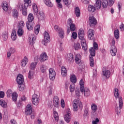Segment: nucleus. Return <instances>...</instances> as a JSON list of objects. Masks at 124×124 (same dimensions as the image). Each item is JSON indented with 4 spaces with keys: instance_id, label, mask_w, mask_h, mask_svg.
Segmentation results:
<instances>
[{
    "instance_id": "obj_1",
    "label": "nucleus",
    "mask_w": 124,
    "mask_h": 124,
    "mask_svg": "<svg viewBox=\"0 0 124 124\" xmlns=\"http://www.w3.org/2000/svg\"><path fill=\"white\" fill-rule=\"evenodd\" d=\"M98 45L97 42H94L93 44V47L90 48V65L91 66H94V59L93 57L95 56L96 51L95 50H98Z\"/></svg>"
},
{
    "instance_id": "obj_2",
    "label": "nucleus",
    "mask_w": 124,
    "mask_h": 124,
    "mask_svg": "<svg viewBox=\"0 0 124 124\" xmlns=\"http://www.w3.org/2000/svg\"><path fill=\"white\" fill-rule=\"evenodd\" d=\"M78 38L81 40V45L83 50L86 51L88 49L86 39L85 38V33L83 29H80L78 32Z\"/></svg>"
},
{
    "instance_id": "obj_3",
    "label": "nucleus",
    "mask_w": 124,
    "mask_h": 124,
    "mask_svg": "<svg viewBox=\"0 0 124 124\" xmlns=\"http://www.w3.org/2000/svg\"><path fill=\"white\" fill-rule=\"evenodd\" d=\"M25 113L26 115H31V119H34L35 118L36 113L34 111H32L31 104H27Z\"/></svg>"
},
{
    "instance_id": "obj_4",
    "label": "nucleus",
    "mask_w": 124,
    "mask_h": 124,
    "mask_svg": "<svg viewBox=\"0 0 124 124\" xmlns=\"http://www.w3.org/2000/svg\"><path fill=\"white\" fill-rule=\"evenodd\" d=\"M115 39L114 38L110 39L109 44L111 45L110 52L112 56H116L117 54V48L115 46Z\"/></svg>"
},
{
    "instance_id": "obj_5",
    "label": "nucleus",
    "mask_w": 124,
    "mask_h": 124,
    "mask_svg": "<svg viewBox=\"0 0 124 124\" xmlns=\"http://www.w3.org/2000/svg\"><path fill=\"white\" fill-rule=\"evenodd\" d=\"M114 94L116 98H119L120 109H122L123 106V100L122 96H120V93L118 89L116 88L114 89Z\"/></svg>"
},
{
    "instance_id": "obj_6",
    "label": "nucleus",
    "mask_w": 124,
    "mask_h": 124,
    "mask_svg": "<svg viewBox=\"0 0 124 124\" xmlns=\"http://www.w3.org/2000/svg\"><path fill=\"white\" fill-rule=\"evenodd\" d=\"M82 103L79 99H74L73 102V109L74 111H78L79 107H82Z\"/></svg>"
},
{
    "instance_id": "obj_7",
    "label": "nucleus",
    "mask_w": 124,
    "mask_h": 124,
    "mask_svg": "<svg viewBox=\"0 0 124 124\" xmlns=\"http://www.w3.org/2000/svg\"><path fill=\"white\" fill-rule=\"evenodd\" d=\"M1 5L3 10L8 12L9 14H10L12 11V8L10 5H9L7 1H3V2H2Z\"/></svg>"
},
{
    "instance_id": "obj_8",
    "label": "nucleus",
    "mask_w": 124,
    "mask_h": 124,
    "mask_svg": "<svg viewBox=\"0 0 124 124\" xmlns=\"http://www.w3.org/2000/svg\"><path fill=\"white\" fill-rule=\"evenodd\" d=\"M44 39L42 41L44 45L46 46L47 43L50 42V35L47 31H45L44 33Z\"/></svg>"
},
{
    "instance_id": "obj_9",
    "label": "nucleus",
    "mask_w": 124,
    "mask_h": 124,
    "mask_svg": "<svg viewBox=\"0 0 124 124\" xmlns=\"http://www.w3.org/2000/svg\"><path fill=\"white\" fill-rule=\"evenodd\" d=\"M4 92L1 91L0 92V97H4ZM0 105L4 108H6V107H7V103L3 99H0Z\"/></svg>"
},
{
    "instance_id": "obj_10",
    "label": "nucleus",
    "mask_w": 124,
    "mask_h": 124,
    "mask_svg": "<svg viewBox=\"0 0 124 124\" xmlns=\"http://www.w3.org/2000/svg\"><path fill=\"white\" fill-rule=\"evenodd\" d=\"M89 23L91 27H94L97 24V21L94 16H90Z\"/></svg>"
},
{
    "instance_id": "obj_11",
    "label": "nucleus",
    "mask_w": 124,
    "mask_h": 124,
    "mask_svg": "<svg viewBox=\"0 0 124 124\" xmlns=\"http://www.w3.org/2000/svg\"><path fill=\"white\" fill-rule=\"evenodd\" d=\"M32 102L33 104L34 105H38L40 102V98L39 95L36 94V93H34L33 94L32 97Z\"/></svg>"
},
{
    "instance_id": "obj_12",
    "label": "nucleus",
    "mask_w": 124,
    "mask_h": 124,
    "mask_svg": "<svg viewBox=\"0 0 124 124\" xmlns=\"http://www.w3.org/2000/svg\"><path fill=\"white\" fill-rule=\"evenodd\" d=\"M102 75L105 78L108 79V78H109L110 76H111V71H110V70L108 69L102 70Z\"/></svg>"
},
{
    "instance_id": "obj_13",
    "label": "nucleus",
    "mask_w": 124,
    "mask_h": 124,
    "mask_svg": "<svg viewBox=\"0 0 124 124\" xmlns=\"http://www.w3.org/2000/svg\"><path fill=\"white\" fill-rule=\"evenodd\" d=\"M49 78L51 80H54L56 76V71L53 68H49Z\"/></svg>"
},
{
    "instance_id": "obj_14",
    "label": "nucleus",
    "mask_w": 124,
    "mask_h": 124,
    "mask_svg": "<svg viewBox=\"0 0 124 124\" xmlns=\"http://www.w3.org/2000/svg\"><path fill=\"white\" fill-rule=\"evenodd\" d=\"M48 57L46 53V52H43L42 54L40 55L39 60L42 62H45L47 60Z\"/></svg>"
},
{
    "instance_id": "obj_15",
    "label": "nucleus",
    "mask_w": 124,
    "mask_h": 124,
    "mask_svg": "<svg viewBox=\"0 0 124 124\" xmlns=\"http://www.w3.org/2000/svg\"><path fill=\"white\" fill-rule=\"evenodd\" d=\"M71 119V111L70 109H68L67 110L66 114H65L64 119L67 123H69Z\"/></svg>"
},
{
    "instance_id": "obj_16",
    "label": "nucleus",
    "mask_w": 124,
    "mask_h": 124,
    "mask_svg": "<svg viewBox=\"0 0 124 124\" xmlns=\"http://www.w3.org/2000/svg\"><path fill=\"white\" fill-rule=\"evenodd\" d=\"M94 33H95L94 31L93 30L90 29V30L88 31V32H87L88 37L89 39H90V40L93 39Z\"/></svg>"
},
{
    "instance_id": "obj_17",
    "label": "nucleus",
    "mask_w": 124,
    "mask_h": 124,
    "mask_svg": "<svg viewBox=\"0 0 124 124\" xmlns=\"http://www.w3.org/2000/svg\"><path fill=\"white\" fill-rule=\"evenodd\" d=\"M80 90L81 93H84L85 90V79L82 78L79 81Z\"/></svg>"
},
{
    "instance_id": "obj_18",
    "label": "nucleus",
    "mask_w": 124,
    "mask_h": 124,
    "mask_svg": "<svg viewBox=\"0 0 124 124\" xmlns=\"http://www.w3.org/2000/svg\"><path fill=\"white\" fill-rule=\"evenodd\" d=\"M16 81L19 85L23 84L24 82V77L22 74H18L17 77Z\"/></svg>"
},
{
    "instance_id": "obj_19",
    "label": "nucleus",
    "mask_w": 124,
    "mask_h": 124,
    "mask_svg": "<svg viewBox=\"0 0 124 124\" xmlns=\"http://www.w3.org/2000/svg\"><path fill=\"white\" fill-rule=\"evenodd\" d=\"M74 59V56L73 54L71 53H69V54H67L66 56V61L68 62H73Z\"/></svg>"
},
{
    "instance_id": "obj_20",
    "label": "nucleus",
    "mask_w": 124,
    "mask_h": 124,
    "mask_svg": "<svg viewBox=\"0 0 124 124\" xmlns=\"http://www.w3.org/2000/svg\"><path fill=\"white\" fill-rule=\"evenodd\" d=\"M36 40V36L34 35H30L29 37V43L31 45H33Z\"/></svg>"
},
{
    "instance_id": "obj_21",
    "label": "nucleus",
    "mask_w": 124,
    "mask_h": 124,
    "mask_svg": "<svg viewBox=\"0 0 124 124\" xmlns=\"http://www.w3.org/2000/svg\"><path fill=\"white\" fill-rule=\"evenodd\" d=\"M59 103L60 100L59 97L57 95H55L53 97V105H54V106H55V107H58V106H59Z\"/></svg>"
},
{
    "instance_id": "obj_22",
    "label": "nucleus",
    "mask_w": 124,
    "mask_h": 124,
    "mask_svg": "<svg viewBox=\"0 0 124 124\" xmlns=\"http://www.w3.org/2000/svg\"><path fill=\"white\" fill-rule=\"evenodd\" d=\"M75 62L77 64H79L81 62V56L80 54H77V55H75Z\"/></svg>"
},
{
    "instance_id": "obj_23",
    "label": "nucleus",
    "mask_w": 124,
    "mask_h": 124,
    "mask_svg": "<svg viewBox=\"0 0 124 124\" xmlns=\"http://www.w3.org/2000/svg\"><path fill=\"white\" fill-rule=\"evenodd\" d=\"M97 108V105L96 104V103H92L91 104V109L92 110V114H94L96 113Z\"/></svg>"
},
{
    "instance_id": "obj_24",
    "label": "nucleus",
    "mask_w": 124,
    "mask_h": 124,
    "mask_svg": "<svg viewBox=\"0 0 124 124\" xmlns=\"http://www.w3.org/2000/svg\"><path fill=\"white\" fill-rule=\"evenodd\" d=\"M101 7V1L100 0H96V2L94 4L95 10L96 9H100Z\"/></svg>"
},
{
    "instance_id": "obj_25",
    "label": "nucleus",
    "mask_w": 124,
    "mask_h": 124,
    "mask_svg": "<svg viewBox=\"0 0 124 124\" xmlns=\"http://www.w3.org/2000/svg\"><path fill=\"white\" fill-rule=\"evenodd\" d=\"M67 71L64 66H62L61 67V74L63 77H65L67 75Z\"/></svg>"
},
{
    "instance_id": "obj_26",
    "label": "nucleus",
    "mask_w": 124,
    "mask_h": 124,
    "mask_svg": "<svg viewBox=\"0 0 124 124\" xmlns=\"http://www.w3.org/2000/svg\"><path fill=\"white\" fill-rule=\"evenodd\" d=\"M32 8L33 9L34 15H37V16H38V8L37 7V5L36 3H33L32 4Z\"/></svg>"
},
{
    "instance_id": "obj_27",
    "label": "nucleus",
    "mask_w": 124,
    "mask_h": 124,
    "mask_svg": "<svg viewBox=\"0 0 124 124\" xmlns=\"http://www.w3.org/2000/svg\"><path fill=\"white\" fill-rule=\"evenodd\" d=\"M64 31L62 28H59V31L58 32V35L61 38L64 37Z\"/></svg>"
},
{
    "instance_id": "obj_28",
    "label": "nucleus",
    "mask_w": 124,
    "mask_h": 124,
    "mask_svg": "<svg viewBox=\"0 0 124 124\" xmlns=\"http://www.w3.org/2000/svg\"><path fill=\"white\" fill-rule=\"evenodd\" d=\"M38 19L39 20H44V13L42 11L39 12L38 11V16H37Z\"/></svg>"
},
{
    "instance_id": "obj_29",
    "label": "nucleus",
    "mask_w": 124,
    "mask_h": 124,
    "mask_svg": "<svg viewBox=\"0 0 124 124\" xmlns=\"http://www.w3.org/2000/svg\"><path fill=\"white\" fill-rule=\"evenodd\" d=\"M28 62V59L27 57H24L22 61H21V66H26Z\"/></svg>"
},
{
    "instance_id": "obj_30",
    "label": "nucleus",
    "mask_w": 124,
    "mask_h": 124,
    "mask_svg": "<svg viewBox=\"0 0 124 124\" xmlns=\"http://www.w3.org/2000/svg\"><path fill=\"white\" fill-rule=\"evenodd\" d=\"M70 79L72 83H76L77 81V77L75 74H71L70 75Z\"/></svg>"
},
{
    "instance_id": "obj_31",
    "label": "nucleus",
    "mask_w": 124,
    "mask_h": 124,
    "mask_svg": "<svg viewBox=\"0 0 124 124\" xmlns=\"http://www.w3.org/2000/svg\"><path fill=\"white\" fill-rule=\"evenodd\" d=\"M15 48H10L7 52V56L9 57L10 56H11V54H13L14 53H15Z\"/></svg>"
},
{
    "instance_id": "obj_32",
    "label": "nucleus",
    "mask_w": 124,
    "mask_h": 124,
    "mask_svg": "<svg viewBox=\"0 0 124 124\" xmlns=\"http://www.w3.org/2000/svg\"><path fill=\"white\" fill-rule=\"evenodd\" d=\"M35 74V71H33L32 69H31V68H30V71L29 72V75L28 78L29 79H32V78H33Z\"/></svg>"
},
{
    "instance_id": "obj_33",
    "label": "nucleus",
    "mask_w": 124,
    "mask_h": 124,
    "mask_svg": "<svg viewBox=\"0 0 124 124\" xmlns=\"http://www.w3.org/2000/svg\"><path fill=\"white\" fill-rule=\"evenodd\" d=\"M37 64V62H31L30 65V68H31V69H32V71H34V73H35V69L36 68V66Z\"/></svg>"
},
{
    "instance_id": "obj_34",
    "label": "nucleus",
    "mask_w": 124,
    "mask_h": 124,
    "mask_svg": "<svg viewBox=\"0 0 124 124\" xmlns=\"http://www.w3.org/2000/svg\"><path fill=\"white\" fill-rule=\"evenodd\" d=\"M11 38L13 40H16L17 38V33L16 31H12L11 33Z\"/></svg>"
},
{
    "instance_id": "obj_35",
    "label": "nucleus",
    "mask_w": 124,
    "mask_h": 124,
    "mask_svg": "<svg viewBox=\"0 0 124 124\" xmlns=\"http://www.w3.org/2000/svg\"><path fill=\"white\" fill-rule=\"evenodd\" d=\"M53 115H54V117L55 119V121H56V122H58L59 120V114L58 112L55 110L54 108L53 109Z\"/></svg>"
},
{
    "instance_id": "obj_36",
    "label": "nucleus",
    "mask_w": 124,
    "mask_h": 124,
    "mask_svg": "<svg viewBox=\"0 0 124 124\" xmlns=\"http://www.w3.org/2000/svg\"><path fill=\"white\" fill-rule=\"evenodd\" d=\"M34 20V15L32 13H30L29 14L28 16V21L29 22H32V21Z\"/></svg>"
},
{
    "instance_id": "obj_37",
    "label": "nucleus",
    "mask_w": 124,
    "mask_h": 124,
    "mask_svg": "<svg viewBox=\"0 0 124 124\" xmlns=\"http://www.w3.org/2000/svg\"><path fill=\"white\" fill-rule=\"evenodd\" d=\"M73 47L75 50H78L79 49H80L81 46L80 43H78V42H76L73 45Z\"/></svg>"
},
{
    "instance_id": "obj_38",
    "label": "nucleus",
    "mask_w": 124,
    "mask_h": 124,
    "mask_svg": "<svg viewBox=\"0 0 124 124\" xmlns=\"http://www.w3.org/2000/svg\"><path fill=\"white\" fill-rule=\"evenodd\" d=\"M88 10L90 12H94L95 11V6H93V5H89L88 7Z\"/></svg>"
},
{
    "instance_id": "obj_39",
    "label": "nucleus",
    "mask_w": 124,
    "mask_h": 124,
    "mask_svg": "<svg viewBox=\"0 0 124 124\" xmlns=\"http://www.w3.org/2000/svg\"><path fill=\"white\" fill-rule=\"evenodd\" d=\"M40 25H37L34 28V32L36 34H38L40 31Z\"/></svg>"
},
{
    "instance_id": "obj_40",
    "label": "nucleus",
    "mask_w": 124,
    "mask_h": 124,
    "mask_svg": "<svg viewBox=\"0 0 124 124\" xmlns=\"http://www.w3.org/2000/svg\"><path fill=\"white\" fill-rule=\"evenodd\" d=\"M24 33V30L21 29V28H18V30L17 31V35L18 36H22L23 35Z\"/></svg>"
},
{
    "instance_id": "obj_41",
    "label": "nucleus",
    "mask_w": 124,
    "mask_h": 124,
    "mask_svg": "<svg viewBox=\"0 0 124 124\" xmlns=\"http://www.w3.org/2000/svg\"><path fill=\"white\" fill-rule=\"evenodd\" d=\"M108 4V0H102V6L103 7L106 8Z\"/></svg>"
},
{
    "instance_id": "obj_42",
    "label": "nucleus",
    "mask_w": 124,
    "mask_h": 124,
    "mask_svg": "<svg viewBox=\"0 0 124 124\" xmlns=\"http://www.w3.org/2000/svg\"><path fill=\"white\" fill-rule=\"evenodd\" d=\"M17 27L18 28H20L21 29H23V28L25 27V23L24 21H20L18 22Z\"/></svg>"
},
{
    "instance_id": "obj_43",
    "label": "nucleus",
    "mask_w": 124,
    "mask_h": 124,
    "mask_svg": "<svg viewBox=\"0 0 124 124\" xmlns=\"http://www.w3.org/2000/svg\"><path fill=\"white\" fill-rule=\"evenodd\" d=\"M84 94L85 96H89L90 94V90L89 89L85 88L84 90Z\"/></svg>"
},
{
    "instance_id": "obj_44",
    "label": "nucleus",
    "mask_w": 124,
    "mask_h": 124,
    "mask_svg": "<svg viewBox=\"0 0 124 124\" xmlns=\"http://www.w3.org/2000/svg\"><path fill=\"white\" fill-rule=\"evenodd\" d=\"M44 2L47 6H49L50 7H52L53 6V3H52L50 0H44Z\"/></svg>"
},
{
    "instance_id": "obj_45",
    "label": "nucleus",
    "mask_w": 124,
    "mask_h": 124,
    "mask_svg": "<svg viewBox=\"0 0 124 124\" xmlns=\"http://www.w3.org/2000/svg\"><path fill=\"white\" fill-rule=\"evenodd\" d=\"M75 14L77 17H79L80 16V10L79 7H76Z\"/></svg>"
},
{
    "instance_id": "obj_46",
    "label": "nucleus",
    "mask_w": 124,
    "mask_h": 124,
    "mask_svg": "<svg viewBox=\"0 0 124 124\" xmlns=\"http://www.w3.org/2000/svg\"><path fill=\"white\" fill-rule=\"evenodd\" d=\"M12 97L14 101H16L18 97V93H12Z\"/></svg>"
},
{
    "instance_id": "obj_47",
    "label": "nucleus",
    "mask_w": 124,
    "mask_h": 124,
    "mask_svg": "<svg viewBox=\"0 0 124 124\" xmlns=\"http://www.w3.org/2000/svg\"><path fill=\"white\" fill-rule=\"evenodd\" d=\"M114 37L117 39L120 37V31L118 29L114 31Z\"/></svg>"
},
{
    "instance_id": "obj_48",
    "label": "nucleus",
    "mask_w": 124,
    "mask_h": 124,
    "mask_svg": "<svg viewBox=\"0 0 124 124\" xmlns=\"http://www.w3.org/2000/svg\"><path fill=\"white\" fill-rule=\"evenodd\" d=\"M16 7L19 10H23V4L22 2H18L17 4Z\"/></svg>"
},
{
    "instance_id": "obj_49",
    "label": "nucleus",
    "mask_w": 124,
    "mask_h": 124,
    "mask_svg": "<svg viewBox=\"0 0 124 124\" xmlns=\"http://www.w3.org/2000/svg\"><path fill=\"white\" fill-rule=\"evenodd\" d=\"M27 8H25V3L24 5L23 4V9H22V14L24 16H26L27 15Z\"/></svg>"
},
{
    "instance_id": "obj_50",
    "label": "nucleus",
    "mask_w": 124,
    "mask_h": 124,
    "mask_svg": "<svg viewBox=\"0 0 124 124\" xmlns=\"http://www.w3.org/2000/svg\"><path fill=\"white\" fill-rule=\"evenodd\" d=\"M25 1V8H28L29 5L31 3V0H24Z\"/></svg>"
},
{
    "instance_id": "obj_51",
    "label": "nucleus",
    "mask_w": 124,
    "mask_h": 124,
    "mask_svg": "<svg viewBox=\"0 0 124 124\" xmlns=\"http://www.w3.org/2000/svg\"><path fill=\"white\" fill-rule=\"evenodd\" d=\"M3 38L4 40L6 41L7 40V38H8V33L7 31H4L3 33Z\"/></svg>"
},
{
    "instance_id": "obj_52",
    "label": "nucleus",
    "mask_w": 124,
    "mask_h": 124,
    "mask_svg": "<svg viewBox=\"0 0 124 124\" xmlns=\"http://www.w3.org/2000/svg\"><path fill=\"white\" fill-rule=\"evenodd\" d=\"M75 94L76 96L78 97H80L81 96V93L79 90V89H76L75 91Z\"/></svg>"
},
{
    "instance_id": "obj_53",
    "label": "nucleus",
    "mask_w": 124,
    "mask_h": 124,
    "mask_svg": "<svg viewBox=\"0 0 124 124\" xmlns=\"http://www.w3.org/2000/svg\"><path fill=\"white\" fill-rule=\"evenodd\" d=\"M13 16L15 18H18L19 16V13H18V11L16 9L14 10Z\"/></svg>"
},
{
    "instance_id": "obj_54",
    "label": "nucleus",
    "mask_w": 124,
    "mask_h": 124,
    "mask_svg": "<svg viewBox=\"0 0 124 124\" xmlns=\"http://www.w3.org/2000/svg\"><path fill=\"white\" fill-rule=\"evenodd\" d=\"M30 23L31 22H29V23H27V27L29 31H31V30L33 29V26L31 25Z\"/></svg>"
},
{
    "instance_id": "obj_55",
    "label": "nucleus",
    "mask_w": 124,
    "mask_h": 124,
    "mask_svg": "<svg viewBox=\"0 0 124 124\" xmlns=\"http://www.w3.org/2000/svg\"><path fill=\"white\" fill-rule=\"evenodd\" d=\"M72 37L74 39H76L78 37V33L75 31H73L72 33Z\"/></svg>"
},
{
    "instance_id": "obj_56",
    "label": "nucleus",
    "mask_w": 124,
    "mask_h": 124,
    "mask_svg": "<svg viewBox=\"0 0 124 124\" xmlns=\"http://www.w3.org/2000/svg\"><path fill=\"white\" fill-rule=\"evenodd\" d=\"M12 90H8V91H7V95L8 97H10V96H11V95L12 96Z\"/></svg>"
},
{
    "instance_id": "obj_57",
    "label": "nucleus",
    "mask_w": 124,
    "mask_h": 124,
    "mask_svg": "<svg viewBox=\"0 0 124 124\" xmlns=\"http://www.w3.org/2000/svg\"><path fill=\"white\" fill-rule=\"evenodd\" d=\"M70 29L71 31H75L76 30V26L75 24L73 23V21H72V24L71 25V26H70Z\"/></svg>"
},
{
    "instance_id": "obj_58",
    "label": "nucleus",
    "mask_w": 124,
    "mask_h": 124,
    "mask_svg": "<svg viewBox=\"0 0 124 124\" xmlns=\"http://www.w3.org/2000/svg\"><path fill=\"white\" fill-rule=\"evenodd\" d=\"M41 71L42 72H46V65H42L40 67Z\"/></svg>"
},
{
    "instance_id": "obj_59",
    "label": "nucleus",
    "mask_w": 124,
    "mask_h": 124,
    "mask_svg": "<svg viewBox=\"0 0 124 124\" xmlns=\"http://www.w3.org/2000/svg\"><path fill=\"white\" fill-rule=\"evenodd\" d=\"M61 107H62V108H64L65 105L64 99H61Z\"/></svg>"
},
{
    "instance_id": "obj_60",
    "label": "nucleus",
    "mask_w": 124,
    "mask_h": 124,
    "mask_svg": "<svg viewBox=\"0 0 124 124\" xmlns=\"http://www.w3.org/2000/svg\"><path fill=\"white\" fill-rule=\"evenodd\" d=\"M18 88H19V91H24L25 89V86L24 85H22V84H21L20 85H19Z\"/></svg>"
},
{
    "instance_id": "obj_61",
    "label": "nucleus",
    "mask_w": 124,
    "mask_h": 124,
    "mask_svg": "<svg viewBox=\"0 0 124 124\" xmlns=\"http://www.w3.org/2000/svg\"><path fill=\"white\" fill-rule=\"evenodd\" d=\"M64 4L66 5L68 7L70 6V2H69L68 0H63Z\"/></svg>"
},
{
    "instance_id": "obj_62",
    "label": "nucleus",
    "mask_w": 124,
    "mask_h": 124,
    "mask_svg": "<svg viewBox=\"0 0 124 124\" xmlns=\"http://www.w3.org/2000/svg\"><path fill=\"white\" fill-rule=\"evenodd\" d=\"M100 120L98 119V118H96V119L95 120H93L92 122L93 124H98V123H99Z\"/></svg>"
},
{
    "instance_id": "obj_63",
    "label": "nucleus",
    "mask_w": 124,
    "mask_h": 124,
    "mask_svg": "<svg viewBox=\"0 0 124 124\" xmlns=\"http://www.w3.org/2000/svg\"><path fill=\"white\" fill-rule=\"evenodd\" d=\"M115 0H108V5L112 6L114 4Z\"/></svg>"
},
{
    "instance_id": "obj_64",
    "label": "nucleus",
    "mask_w": 124,
    "mask_h": 124,
    "mask_svg": "<svg viewBox=\"0 0 124 124\" xmlns=\"http://www.w3.org/2000/svg\"><path fill=\"white\" fill-rule=\"evenodd\" d=\"M90 110L88 108L85 109L84 112V116H88Z\"/></svg>"
}]
</instances>
